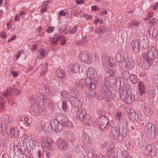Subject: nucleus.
Returning <instances> with one entry per match:
<instances>
[{
  "instance_id": "obj_19",
  "label": "nucleus",
  "mask_w": 158,
  "mask_h": 158,
  "mask_svg": "<svg viewBox=\"0 0 158 158\" xmlns=\"http://www.w3.org/2000/svg\"><path fill=\"white\" fill-rule=\"evenodd\" d=\"M75 97H71L70 98L72 105L74 107L78 106L79 104L81 96L79 95H76Z\"/></svg>"
},
{
  "instance_id": "obj_60",
  "label": "nucleus",
  "mask_w": 158,
  "mask_h": 158,
  "mask_svg": "<svg viewBox=\"0 0 158 158\" xmlns=\"http://www.w3.org/2000/svg\"><path fill=\"white\" fill-rule=\"evenodd\" d=\"M54 27L49 26L46 30V31L48 33H50L54 31Z\"/></svg>"
},
{
  "instance_id": "obj_9",
  "label": "nucleus",
  "mask_w": 158,
  "mask_h": 158,
  "mask_svg": "<svg viewBox=\"0 0 158 158\" xmlns=\"http://www.w3.org/2000/svg\"><path fill=\"white\" fill-rule=\"evenodd\" d=\"M40 98L42 102L44 103L43 105H45L48 103L47 106L49 109H52L53 107L54 103L49 99L48 96L45 95L44 94L41 93L40 94Z\"/></svg>"
},
{
  "instance_id": "obj_55",
  "label": "nucleus",
  "mask_w": 158,
  "mask_h": 158,
  "mask_svg": "<svg viewBox=\"0 0 158 158\" xmlns=\"http://www.w3.org/2000/svg\"><path fill=\"white\" fill-rule=\"evenodd\" d=\"M62 107L64 111H66L68 108L66 101L64 100L63 101Z\"/></svg>"
},
{
  "instance_id": "obj_64",
  "label": "nucleus",
  "mask_w": 158,
  "mask_h": 158,
  "mask_svg": "<svg viewBox=\"0 0 158 158\" xmlns=\"http://www.w3.org/2000/svg\"><path fill=\"white\" fill-rule=\"evenodd\" d=\"M154 80L156 86V88L158 90V75H156L155 77Z\"/></svg>"
},
{
  "instance_id": "obj_2",
  "label": "nucleus",
  "mask_w": 158,
  "mask_h": 158,
  "mask_svg": "<svg viewBox=\"0 0 158 158\" xmlns=\"http://www.w3.org/2000/svg\"><path fill=\"white\" fill-rule=\"evenodd\" d=\"M120 98L126 104H130L133 102L135 100L134 96L131 94V89L129 84L124 85V87L120 85L119 90Z\"/></svg>"
},
{
  "instance_id": "obj_31",
  "label": "nucleus",
  "mask_w": 158,
  "mask_h": 158,
  "mask_svg": "<svg viewBox=\"0 0 158 158\" xmlns=\"http://www.w3.org/2000/svg\"><path fill=\"white\" fill-rule=\"evenodd\" d=\"M18 129L15 127L10 128L9 134V136L11 137H16L18 134Z\"/></svg>"
},
{
  "instance_id": "obj_12",
  "label": "nucleus",
  "mask_w": 158,
  "mask_h": 158,
  "mask_svg": "<svg viewBox=\"0 0 158 158\" xmlns=\"http://www.w3.org/2000/svg\"><path fill=\"white\" fill-rule=\"evenodd\" d=\"M115 82L116 86L117 83L118 85L119 84V83L121 84L120 81H117V79H115L114 76H109L106 79H105V83L106 85L107 86H113Z\"/></svg>"
},
{
  "instance_id": "obj_10",
  "label": "nucleus",
  "mask_w": 158,
  "mask_h": 158,
  "mask_svg": "<svg viewBox=\"0 0 158 158\" xmlns=\"http://www.w3.org/2000/svg\"><path fill=\"white\" fill-rule=\"evenodd\" d=\"M13 89L11 88H8L6 91L3 93H2L0 94V110L3 111L4 110V107L3 106L4 103L2 102V99L4 97H6L10 94Z\"/></svg>"
},
{
  "instance_id": "obj_42",
  "label": "nucleus",
  "mask_w": 158,
  "mask_h": 158,
  "mask_svg": "<svg viewBox=\"0 0 158 158\" xmlns=\"http://www.w3.org/2000/svg\"><path fill=\"white\" fill-rule=\"evenodd\" d=\"M56 75L60 78H63L64 76L65 73L62 69H58L56 71Z\"/></svg>"
},
{
  "instance_id": "obj_57",
  "label": "nucleus",
  "mask_w": 158,
  "mask_h": 158,
  "mask_svg": "<svg viewBox=\"0 0 158 158\" xmlns=\"http://www.w3.org/2000/svg\"><path fill=\"white\" fill-rule=\"evenodd\" d=\"M70 27L68 25H65L63 27L62 31L65 34L69 31L70 29Z\"/></svg>"
},
{
  "instance_id": "obj_32",
  "label": "nucleus",
  "mask_w": 158,
  "mask_h": 158,
  "mask_svg": "<svg viewBox=\"0 0 158 158\" xmlns=\"http://www.w3.org/2000/svg\"><path fill=\"white\" fill-rule=\"evenodd\" d=\"M84 117L83 118V120L82 121H83L85 125L88 124L89 125H90L92 122V120L89 114H87L85 115Z\"/></svg>"
},
{
  "instance_id": "obj_39",
  "label": "nucleus",
  "mask_w": 158,
  "mask_h": 158,
  "mask_svg": "<svg viewBox=\"0 0 158 158\" xmlns=\"http://www.w3.org/2000/svg\"><path fill=\"white\" fill-rule=\"evenodd\" d=\"M110 152H113L114 155L116 156L118 153V149L117 148L114 149L113 147H109L106 152L109 156L110 155Z\"/></svg>"
},
{
  "instance_id": "obj_11",
  "label": "nucleus",
  "mask_w": 158,
  "mask_h": 158,
  "mask_svg": "<svg viewBox=\"0 0 158 158\" xmlns=\"http://www.w3.org/2000/svg\"><path fill=\"white\" fill-rule=\"evenodd\" d=\"M79 57L81 61L87 64H90L91 62V57L89 55V53L86 51L81 52L79 55Z\"/></svg>"
},
{
  "instance_id": "obj_16",
  "label": "nucleus",
  "mask_w": 158,
  "mask_h": 158,
  "mask_svg": "<svg viewBox=\"0 0 158 158\" xmlns=\"http://www.w3.org/2000/svg\"><path fill=\"white\" fill-rule=\"evenodd\" d=\"M12 120L11 117H10L8 115L5 116L4 119L2 121V123L0 124V127L1 128L2 131H5L8 127V125L11 122Z\"/></svg>"
},
{
  "instance_id": "obj_52",
  "label": "nucleus",
  "mask_w": 158,
  "mask_h": 158,
  "mask_svg": "<svg viewBox=\"0 0 158 158\" xmlns=\"http://www.w3.org/2000/svg\"><path fill=\"white\" fill-rule=\"evenodd\" d=\"M86 82L85 79H82L80 81L79 85L82 88H83L86 85Z\"/></svg>"
},
{
  "instance_id": "obj_20",
  "label": "nucleus",
  "mask_w": 158,
  "mask_h": 158,
  "mask_svg": "<svg viewBox=\"0 0 158 158\" xmlns=\"http://www.w3.org/2000/svg\"><path fill=\"white\" fill-rule=\"evenodd\" d=\"M86 114L85 110L81 108H79L76 111V118L77 119L81 121Z\"/></svg>"
},
{
  "instance_id": "obj_47",
  "label": "nucleus",
  "mask_w": 158,
  "mask_h": 158,
  "mask_svg": "<svg viewBox=\"0 0 158 158\" xmlns=\"http://www.w3.org/2000/svg\"><path fill=\"white\" fill-rule=\"evenodd\" d=\"M122 76L124 80H127L129 78L130 76L129 72L127 71H124L122 72Z\"/></svg>"
},
{
  "instance_id": "obj_17",
  "label": "nucleus",
  "mask_w": 158,
  "mask_h": 158,
  "mask_svg": "<svg viewBox=\"0 0 158 158\" xmlns=\"http://www.w3.org/2000/svg\"><path fill=\"white\" fill-rule=\"evenodd\" d=\"M59 148L62 151L66 150L69 147V145L63 139L59 138L56 142Z\"/></svg>"
},
{
  "instance_id": "obj_56",
  "label": "nucleus",
  "mask_w": 158,
  "mask_h": 158,
  "mask_svg": "<svg viewBox=\"0 0 158 158\" xmlns=\"http://www.w3.org/2000/svg\"><path fill=\"white\" fill-rule=\"evenodd\" d=\"M84 17L87 20H91L93 17V16L87 14H85L83 15Z\"/></svg>"
},
{
  "instance_id": "obj_36",
  "label": "nucleus",
  "mask_w": 158,
  "mask_h": 158,
  "mask_svg": "<svg viewBox=\"0 0 158 158\" xmlns=\"http://www.w3.org/2000/svg\"><path fill=\"white\" fill-rule=\"evenodd\" d=\"M82 137L83 140L84 142L87 144H89L91 142V139L89 135L86 134L85 133H84L82 135Z\"/></svg>"
},
{
  "instance_id": "obj_24",
  "label": "nucleus",
  "mask_w": 158,
  "mask_h": 158,
  "mask_svg": "<svg viewBox=\"0 0 158 158\" xmlns=\"http://www.w3.org/2000/svg\"><path fill=\"white\" fill-rule=\"evenodd\" d=\"M64 135L65 138L70 142H73L75 140V137L73 132L70 130L65 131Z\"/></svg>"
},
{
  "instance_id": "obj_15",
  "label": "nucleus",
  "mask_w": 158,
  "mask_h": 158,
  "mask_svg": "<svg viewBox=\"0 0 158 158\" xmlns=\"http://www.w3.org/2000/svg\"><path fill=\"white\" fill-rule=\"evenodd\" d=\"M142 110L144 114L147 116H152V111L150 106L148 103L144 102L142 105Z\"/></svg>"
},
{
  "instance_id": "obj_21",
  "label": "nucleus",
  "mask_w": 158,
  "mask_h": 158,
  "mask_svg": "<svg viewBox=\"0 0 158 158\" xmlns=\"http://www.w3.org/2000/svg\"><path fill=\"white\" fill-rule=\"evenodd\" d=\"M80 68V67L77 64H71L69 67V70L70 72L74 73H76L78 71L83 72V69H81Z\"/></svg>"
},
{
  "instance_id": "obj_40",
  "label": "nucleus",
  "mask_w": 158,
  "mask_h": 158,
  "mask_svg": "<svg viewBox=\"0 0 158 158\" xmlns=\"http://www.w3.org/2000/svg\"><path fill=\"white\" fill-rule=\"evenodd\" d=\"M25 13L24 12H21L19 14H16L14 19V21H19L20 20V17L24 18L23 16L25 15Z\"/></svg>"
},
{
  "instance_id": "obj_58",
  "label": "nucleus",
  "mask_w": 158,
  "mask_h": 158,
  "mask_svg": "<svg viewBox=\"0 0 158 158\" xmlns=\"http://www.w3.org/2000/svg\"><path fill=\"white\" fill-rule=\"evenodd\" d=\"M89 87L91 88V89H94L96 87V84L93 81L90 80L89 84L88 85Z\"/></svg>"
},
{
  "instance_id": "obj_14",
  "label": "nucleus",
  "mask_w": 158,
  "mask_h": 158,
  "mask_svg": "<svg viewBox=\"0 0 158 158\" xmlns=\"http://www.w3.org/2000/svg\"><path fill=\"white\" fill-rule=\"evenodd\" d=\"M38 126L39 128V131H41L43 130L45 133L49 132L52 129V123H45L43 125L39 124Z\"/></svg>"
},
{
  "instance_id": "obj_25",
  "label": "nucleus",
  "mask_w": 158,
  "mask_h": 158,
  "mask_svg": "<svg viewBox=\"0 0 158 158\" xmlns=\"http://www.w3.org/2000/svg\"><path fill=\"white\" fill-rule=\"evenodd\" d=\"M52 139L50 138L44 137L43 139L42 146L48 148L52 145Z\"/></svg>"
},
{
  "instance_id": "obj_22",
  "label": "nucleus",
  "mask_w": 158,
  "mask_h": 158,
  "mask_svg": "<svg viewBox=\"0 0 158 158\" xmlns=\"http://www.w3.org/2000/svg\"><path fill=\"white\" fill-rule=\"evenodd\" d=\"M131 46L134 52L137 53L139 52L141 45L138 40H133L131 42Z\"/></svg>"
},
{
  "instance_id": "obj_34",
  "label": "nucleus",
  "mask_w": 158,
  "mask_h": 158,
  "mask_svg": "<svg viewBox=\"0 0 158 158\" xmlns=\"http://www.w3.org/2000/svg\"><path fill=\"white\" fill-rule=\"evenodd\" d=\"M103 120L100 125V128L102 131H106L107 129V125L108 123L107 118H106V119Z\"/></svg>"
},
{
  "instance_id": "obj_13",
  "label": "nucleus",
  "mask_w": 158,
  "mask_h": 158,
  "mask_svg": "<svg viewBox=\"0 0 158 158\" xmlns=\"http://www.w3.org/2000/svg\"><path fill=\"white\" fill-rule=\"evenodd\" d=\"M52 130L56 132L61 131L63 129V126L57 119H55L52 123Z\"/></svg>"
},
{
  "instance_id": "obj_62",
  "label": "nucleus",
  "mask_w": 158,
  "mask_h": 158,
  "mask_svg": "<svg viewBox=\"0 0 158 158\" xmlns=\"http://www.w3.org/2000/svg\"><path fill=\"white\" fill-rule=\"evenodd\" d=\"M73 42L75 44L79 46L83 44V42L81 40H74Z\"/></svg>"
},
{
  "instance_id": "obj_38",
  "label": "nucleus",
  "mask_w": 158,
  "mask_h": 158,
  "mask_svg": "<svg viewBox=\"0 0 158 158\" xmlns=\"http://www.w3.org/2000/svg\"><path fill=\"white\" fill-rule=\"evenodd\" d=\"M138 89L141 94H143L145 93V86L142 82H139Z\"/></svg>"
},
{
  "instance_id": "obj_50",
  "label": "nucleus",
  "mask_w": 158,
  "mask_h": 158,
  "mask_svg": "<svg viewBox=\"0 0 158 158\" xmlns=\"http://www.w3.org/2000/svg\"><path fill=\"white\" fill-rule=\"evenodd\" d=\"M139 23L138 21L135 20L133 21L130 23L128 27L129 28L132 26L138 27Z\"/></svg>"
},
{
  "instance_id": "obj_35",
  "label": "nucleus",
  "mask_w": 158,
  "mask_h": 158,
  "mask_svg": "<svg viewBox=\"0 0 158 158\" xmlns=\"http://www.w3.org/2000/svg\"><path fill=\"white\" fill-rule=\"evenodd\" d=\"M150 38L152 39L156 38L158 34L157 31L156 29L151 28L149 32Z\"/></svg>"
},
{
  "instance_id": "obj_41",
  "label": "nucleus",
  "mask_w": 158,
  "mask_h": 158,
  "mask_svg": "<svg viewBox=\"0 0 158 158\" xmlns=\"http://www.w3.org/2000/svg\"><path fill=\"white\" fill-rule=\"evenodd\" d=\"M60 95L62 98L64 99H68L70 96L69 93L65 90H63L60 92Z\"/></svg>"
},
{
  "instance_id": "obj_5",
  "label": "nucleus",
  "mask_w": 158,
  "mask_h": 158,
  "mask_svg": "<svg viewBox=\"0 0 158 158\" xmlns=\"http://www.w3.org/2000/svg\"><path fill=\"white\" fill-rule=\"evenodd\" d=\"M156 145L152 143L148 145L144 150L143 153L147 157L150 158L156 155Z\"/></svg>"
},
{
  "instance_id": "obj_6",
  "label": "nucleus",
  "mask_w": 158,
  "mask_h": 158,
  "mask_svg": "<svg viewBox=\"0 0 158 158\" xmlns=\"http://www.w3.org/2000/svg\"><path fill=\"white\" fill-rule=\"evenodd\" d=\"M57 120L62 126L64 125L69 128H73L74 127L73 123L69 121L66 116L60 115L59 116Z\"/></svg>"
},
{
  "instance_id": "obj_4",
  "label": "nucleus",
  "mask_w": 158,
  "mask_h": 158,
  "mask_svg": "<svg viewBox=\"0 0 158 158\" xmlns=\"http://www.w3.org/2000/svg\"><path fill=\"white\" fill-rule=\"evenodd\" d=\"M158 55L157 50L152 47L150 46L147 48L146 53L143 54L142 56L150 61V63H153V61Z\"/></svg>"
},
{
  "instance_id": "obj_49",
  "label": "nucleus",
  "mask_w": 158,
  "mask_h": 158,
  "mask_svg": "<svg viewBox=\"0 0 158 158\" xmlns=\"http://www.w3.org/2000/svg\"><path fill=\"white\" fill-rule=\"evenodd\" d=\"M86 93L88 95L92 97L95 95L96 91L94 89H89L86 91Z\"/></svg>"
},
{
  "instance_id": "obj_54",
  "label": "nucleus",
  "mask_w": 158,
  "mask_h": 158,
  "mask_svg": "<svg viewBox=\"0 0 158 158\" xmlns=\"http://www.w3.org/2000/svg\"><path fill=\"white\" fill-rule=\"evenodd\" d=\"M21 142L23 143L22 144V146L23 147H25L26 146V148H27V144L28 142V140L27 139H24L23 140H21Z\"/></svg>"
},
{
  "instance_id": "obj_1",
  "label": "nucleus",
  "mask_w": 158,
  "mask_h": 158,
  "mask_svg": "<svg viewBox=\"0 0 158 158\" xmlns=\"http://www.w3.org/2000/svg\"><path fill=\"white\" fill-rule=\"evenodd\" d=\"M116 60L118 61V65L122 69L131 70L134 67L135 63L132 59L128 56L125 51H122L117 54Z\"/></svg>"
},
{
  "instance_id": "obj_8",
  "label": "nucleus",
  "mask_w": 158,
  "mask_h": 158,
  "mask_svg": "<svg viewBox=\"0 0 158 158\" xmlns=\"http://www.w3.org/2000/svg\"><path fill=\"white\" fill-rule=\"evenodd\" d=\"M97 98L99 100H101L104 99L106 101H110L112 99L111 96L110 91H109L108 89H107L103 91L98 96Z\"/></svg>"
},
{
  "instance_id": "obj_53",
  "label": "nucleus",
  "mask_w": 158,
  "mask_h": 158,
  "mask_svg": "<svg viewBox=\"0 0 158 158\" xmlns=\"http://www.w3.org/2000/svg\"><path fill=\"white\" fill-rule=\"evenodd\" d=\"M108 67H109L110 68V69L109 70L108 73H113V72H114L116 71L115 68L114 64H113V67H111L109 65V64H107Z\"/></svg>"
},
{
  "instance_id": "obj_63",
  "label": "nucleus",
  "mask_w": 158,
  "mask_h": 158,
  "mask_svg": "<svg viewBox=\"0 0 158 158\" xmlns=\"http://www.w3.org/2000/svg\"><path fill=\"white\" fill-rule=\"evenodd\" d=\"M153 12H150L148 14L147 17L144 19L146 20H148L150 18L152 17L153 16Z\"/></svg>"
},
{
  "instance_id": "obj_30",
  "label": "nucleus",
  "mask_w": 158,
  "mask_h": 158,
  "mask_svg": "<svg viewBox=\"0 0 158 158\" xmlns=\"http://www.w3.org/2000/svg\"><path fill=\"white\" fill-rule=\"evenodd\" d=\"M19 118L22 123L26 124L27 126H28L31 123L32 121V119L30 117L25 116H21Z\"/></svg>"
},
{
  "instance_id": "obj_27",
  "label": "nucleus",
  "mask_w": 158,
  "mask_h": 158,
  "mask_svg": "<svg viewBox=\"0 0 158 158\" xmlns=\"http://www.w3.org/2000/svg\"><path fill=\"white\" fill-rule=\"evenodd\" d=\"M30 110L31 114L33 115L38 114L39 111V105L37 104L32 105L30 108Z\"/></svg>"
},
{
  "instance_id": "obj_7",
  "label": "nucleus",
  "mask_w": 158,
  "mask_h": 158,
  "mask_svg": "<svg viewBox=\"0 0 158 158\" xmlns=\"http://www.w3.org/2000/svg\"><path fill=\"white\" fill-rule=\"evenodd\" d=\"M128 123L127 120L123 119L119 125V131L122 133L123 136H126L127 132H128Z\"/></svg>"
},
{
  "instance_id": "obj_29",
  "label": "nucleus",
  "mask_w": 158,
  "mask_h": 158,
  "mask_svg": "<svg viewBox=\"0 0 158 158\" xmlns=\"http://www.w3.org/2000/svg\"><path fill=\"white\" fill-rule=\"evenodd\" d=\"M87 75L90 79H93L97 76V73L95 69L92 67H90L87 70Z\"/></svg>"
},
{
  "instance_id": "obj_18",
  "label": "nucleus",
  "mask_w": 158,
  "mask_h": 158,
  "mask_svg": "<svg viewBox=\"0 0 158 158\" xmlns=\"http://www.w3.org/2000/svg\"><path fill=\"white\" fill-rule=\"evenodd\" d=\"M110 135L114 139L116 140L118 139L119 136V131L116 126H114L111 127Z\"/></svg>"
},
{
  "instance_id": "obj_45",
  "label": "nucleus",
  "mask_w": 158,
  "mask_h": 158,
  "mask_svg": "<svg viewBox=\"0 0 158 158\" xmlns=\"http://www.w3.org/2000/svg\"><path fill=\"white\" fill-rule=\"evenodd\" d=\"M126 145L128 149L132 150L133 148V143L129 140H127L126 141Z\"/></svg>"
},
{
  "instance_id": "obj_43",
  "label": "nucleus",
  "mask_w": 158,
  "mask_h": 158,
  "mask_svg": "<svg viewBox=\"0 0 158 158\" xmlns=\"http://www.w3.org/2000/svg\"><path fill=\"white\" fill-rule=\"evenodd\" d=\"M129 78L131 81L134 84H136L138 81V78L135 74H131Z\"/></svg>"
},
{
  "instance_id": "obj_26",
  "label": "nucleus",
  "mask_w": 158,
  "mask_h": 158,
  "mask_svg": "<svg viewBox=\"0 0 158 158\" xmlns=\"http://www.w3.org/2000/svg\"><path fill=\"white\" fill-rule=\"evenodd\" d=\"M87 155L89 158L96 157L97 154L96 153L95 150L92 147H88L87 148Z\"/></svg>"
},
{
  "instance_id": "obj_59",
  "label": "nucleus",
  "mask_w": 158,
  "mask_h": 158,
  "mask_svg": "<svg viewBox=\"0 0 158 158\" xmlns=\"http://www.w3.org/2000/svg\"><path fill=\"white\" fill-rule=\"evenodd\" d=\"M109 143L107 142H104L103 144L100 145V148L102 150H103L104 148H106L108 146Z\"/></svg>"
},
{
  "instance_id": "obj_61",
  "label": "nucleus",
  "mask_w": 158,
  "mask_h": 158,
  "mask_svg": "<svg viewBox=\"0 0 158 158\" xmlns=\"http://www.w3.org/2000/svg\"><path fill=\"white\" fill-rule=\"evenodd\" d=\"M45 91L47 93L50 95L53 96L54 93L50 89L48 88H46Z\"/></svg>"
},
{
  "instance_id": "obj_44",
  "label": "nucleus",
  "mask_w": 158,
  "mask_h": 158,
  "mask_svg": "<svg viewBox=\"0 0 158 158\" xmlns=\"http://www.w3.org/2000/svg\"><path fill=\"white\" fill-rule=\"evenodd\" d=\"M148 93L149 95L152 98H154L156 95V93L154 88L152 87L150 88L148 90Z\"/></svg>"
},
{
  "instance_id": "obj_23",
  "label": "nucleus",
  "mask_w": 158,
  "mask_h": 158,
  "mask_svg": "<svg viewBox=\"0 0 158 158\" xmlns=\"http://www.w3.org/2000/svg\"><path fill=\"white\" fill-rule=\"evenodd\" d=\"M150 61L147 59L141 60L139 63L140 66L144 70L148 69L153 63H150Z\"/></svg>"
},
{
  "instance_id": "obj_33",
  "label": "nucleus",
  "mask_w": 158,
  "mask_h": 158,
  "mask_svg": "<svg viewBox=\"0 0 158 158\" xmlns=\"http://www.w3.org/2000/svg\"><path fill=\"white\" fill-rule=\"evenodd\" d=\"M134 111V110H133ZM129 118L134 121H137L139 119V116L138 114H137L134 111L128 113Z\"/></svg>"
},
{
  "instance_id": "obj_37",
  "label": "nucleus",
  "mask_w": 158,
  "mask_h": 158,
  "mask_svg": "<svg viewBox=\"0 0 158 158\" xmlns=\"http://www.w3.org/2000/svg\"><path fill=\"white\" fill-rule=\"evenodd\" d=\"M51 0H48L47 1L43 2L42 6V8L41 9L40 11L42 12H44L46 11L47 10V7L48 5L51 3Z\"/></svg>"
},
{
  "instance_id": "obj_48",
  "label": "nucleus",
  "mask_w": 158,
  "mask_h": 158,
  "mask_svg": "<svg viewBox=\"0 0 158 158\" xmlns=\"http://www.w3.org/2000/svg\"><path fill=\"white\" fill-rule=\"evenodd\" d=\"M98 115L100 118V120H103V118L105 119L106 118H107L105 115V113L104 111L102 109H100L98 113Z\"/></svg>"
},
{
  "instance_id": "obj_3",
  "label": "nucleus",
  "mask_w": 158,
  "mask_h": 158,
  "mask_svg": "<svg viewBox=\"0 0 158 158\" xmlns=\"http://www.w3.org/2000/svg\"><path fill=\"white\" fill-rule=\"evenodd\" d=\"M155 127L154 124L151 123H147L144 128L147 137L151 140L154 139L156 137Z\"/></svg>"
},
{
  "instance_id": "obj_28",
  "label": "nucleus",
  "mask_w": 158,
  "mask_h": 158,
  "mask_svg": "<svg viewBox=\"0 0 158 158\" xmlns=\"http://www.w3.org/2000/svg\"><path fill=\"white\" fill-rule=\"evenodd\" d=\"M102 63L103 65L109 64L111 67L113 66V64L109 62L110 58L106 53H103L102 54Z\"/></svg>"
},
{
  "instance_id": "obj_51",
  "label": "nucleus",
  "mask_w": 158,
  "mask_h": 158,
  "mask_svg": "<svg viewBox=\"0 0 158 158\" xmlns=\"http://www.w3.org/2000/svg\"><path fill=\"white\" fill-rule=\"evenodd\" d=\"M35 142L33 141H28L27 148H31L32 149L35 148Z\"/></svg>"
},
{
  "instance_id": "obj_46",
  "label": "nucleus",
  "mask_w": 158,
  "mask_h": 158,
  "mask_svg": "<svg viewBox=\"0 0 158 158\" xmlns=\"http://www.w3.org/2000/svg\"><path fill=\"white\" fill-rule=\"evenodd\" d=\"M84 148L81 145H77L76 147L75 151L78 154H83V153Z\"/></svg>"
}]
</instances>
